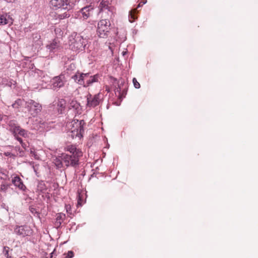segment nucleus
<instances>
[{
  "label": "nucleus",
  "instance_id": "24",
  "mask_svg": "<svg viewBox=\"0 0 258 258\" xmlns=\"http://www.w3.org/2000/svg\"><path fill=\"white\" fill-rule=\"evenodd\" d=\"M107 4L105 1H102L99 6V8L101 11H102L103 9H107Z\"/></svg>",
  "mask_w": 258,
  "mask_h": 258
},
{
  "label": "nucleus",
  "instance_id": "16",
  "mask_svg": "<svg viewBox=\"0 0 258 258\" xmlns=\"http://www.w3.org/2000/svg\"><path fill=\"white\" fill-rule=\"evenodd\" d=\"M66 106V101L63 99H59L57 103V108L59 113H62L65 110Z\"/></svg>",
  "mask_w": 258,
  "mask_h": 258
},
{
  "label": "nucleus",
  "instance_id": "27",
  "mask_svg": "<svg viewBox=\"0 0 258 258\" xmlns=\"http://www.w3.org/2000/svg\"><path fill=\"white\" fill-rule=\"evenodd\" d=\"M9 248L7 246H5L4 247L3 253L4 255L7 257H9Z\"/></svg>",
  "mask_w": 258,
  "mask_h": 258
},
{
  "label": "nucleus",
  "instance_id": "12",
  "mask_svg": "<svg viewBox=\"0 0 258 258\" xmlns=\"http://www.w3.org/2000/svg\"><path fill=\"white\" fill-rule=\"evenodd\" d=\"M93 8L90 5L82 8L79 12V16L84 19H87L93 14Z\"/></svg>",
  "mask_w": 258,
  "mask_h": 258
},
{
  "label": "nucleus",
  "instance_id": "22",
  "mask_svg": "<svg viewBox=\"0 0 258 258\" xmlns=\"http://www.w3.org/2000/svg\"><path fill=\"white\" fill-rule=\"evenodd\" d=\"M24 101L23 100L20 99H18L13 104L12 106L13 108H18L20 106H22L23 104Z\"/></svg>",
  "mask_w": 258,
  "mask_h": 258
},
{
  "label": "nucleus",
  "instance_id": "9",
  "mask_svg": "<svg viewBox=\"0 0 258 258\" xmlns=\"http://www.w3.org/2000/svg\"><path fill=\"white\" fill-rule=\"evenodd\" d=\"M14 232L16 234L24 237L30 236L32 232V230L29 226H17L14 229Z\"/></svg>",
  "mask_w": 258,
  "mask_h": 258
},
{
  "label": "nucleus",
  "instance_id": "35",
  "mask_svg": "<svg viewBox=\"0 0 258 258\" xmlns=\"http://www.w3.org/2000/svg\"><path fill=\"white\" fill-rule=\"evenodd\" d=\"M125 52H122L123 55H124L125 54Z\"/></svg>",
  "mask_w": 258,
  "mask_h": 258
},
{
  "label": "nucleus",
  "instance_id": "31",
  "mask_svg": "<svg viewBox=\"0 0 258 258\" xmlns=\"http://www.w3.org/2000/svg\"><path fill=\"white\" fill-rule=\"evenodd\" d=\"M11 154V153L10 152H5V155L6 156H10Z\"/></svg>",
  "mask_w": 258,
  "mask_h": 258
},
{
  "label": "nucleus",
  "instance_id": "17",
  "mask_svg": "<svg viewBox=\"0 0 258 258\" xmlns=\"http://www.w3.org/2000/svg\"><path fill=\"white\" fill-rule=\"evenodd\" d=\"M84 75H85V74L78 73L73 76L72 78L76 82L83 85L84 84Z\"/></svg>",
  "mask_w": 258,
  "mask_h": 258
},
{
  "label": "nucleus",
  "instance_id": "23",
  "mask_svg": "<svg viewBox=\"0 0 258 258\" xmlns=\"http://www.w3.org/2000/svg\"><path fill=\"white\" fill-rule=\"evenodd\" d=\"M8 177V171L4 169H0V178L6 179Z\"/></svg>",
  "mask_w": 258,
  "mask_h": 258
},
{
  "label": "nucleus",
  "instance_id": "10",
  "mask_svg": "<svg viewBox=\"0 0 258 258\" xmlns=\"http://www.w3.org/2000/svg\"><path fill=\"white\" fill-rule=\"evenodd\" d=\"M66 80L63 75H59L54 77L51 81L52 88L54 90L62 87Z\"/></svg>",
  "mask_w": 258,
  "mask_h": 258
},
{
  "label": "nucleus",
  "instance_id": "13",
  "mask_svg": "<svg viewBox=\"0 0 258 258\" xmlns=\"http://www.w3.org/2000/svg\"><path fill=\"white\" fill-rule=\"evenodd\" d=\"M13 19L8 14L0 15V25H12Z\"/></svg>",
  "mask_w": 258,
  "mask_h": 258
},
{
  "label": "nucleus",
  "instance_id": "11",
  "mask_svg": "<svg viewBox=\"0 0 258 258\" xmlns=\"http://www.w3.org/2000/svg\"><path fill=\"white\" fill-rule=\"evenodd\" d=\"M99 75H95L94 76H90L89 73H86L84 75V87H88L94 82L98 81Z\"/></svg>",
  "mask_w": 258,
  "mask_h": 258
},
{
  "label": "nucleus",
  "instance_id": "26",
  "mask_svg": "<svg viewBox=\"0 0 258 258\" xmlns=\"http://www.w3.org/2000/svg\"><path fill=\"white\" fill-rule=\"evenodd\" d=\"M134 85L136 88H139L140 87V83L137 81L136 78H134L133 80Z\"/></svg>",
  "mask_w": 258,
  "mask_h": 258
},
{
  "label": "nucleus",
  "instance_id": "2",
  "mask_svg": "<svg viewBox=\"0 0 258 258\" xmlns=\"http://www.w3.org/2000/svg\"><path fill=\"white\" fill-rule=\"evenodd\" d=\"M70 48L74 51H82L86 45L87 40L80 34L74 32L68 38Z\"/></svg>",
  "mask_w": 258,
  "mask_h": 258
},
{
  "label": "nucleus",
  "instance_id": "7",
  "mask_svg": "<svg viewBox=\"0 0 258 258\" xmlns=\"http://www.w3.org/2000/svg\"><path fill=\"white\" fill-rule=\"evenodd\" d=\"M26 108L29 114L32 116H36L42 110L41 105L33 100L29 99L25 102Z\"/></svg>",
  "mask_w": 258,
  "mask_h": 258
},
{
  "label": "nucleus",
  "instance_id": "28",
  "mask_svg": "<svg viewBox=\"0 0 258 258\" xmlns=\"http://www.w3.org/2000/svg\"><path fill=\"white\" fill-rule=\"evenodd\" d=\"M8 185L6 184H2L1 186V190L6 191L8 189Z\"/></svg>",
  "mask_w": 258,
  "mask_h": 258
},
{
  "label": "nucleus",
  "instance_id": "15",
  "mask_svg": "<svg viewBox=\"0 0 258 258\" xmlns=\"http://www.w3.org/2000/svg\"><path fill=\"white\" fill-rule=\"evenodd\" d=\"M46 48L50 51H53L60 48V44L57 39H54L52 42L46 45Z\"/></svg>",
  "mask_w": 258,
  "mask_h": 258
},
{
  "label": "nucleus",
  "instance_id": "34",
  "mask_svg": "<svg viewBox=\"0 0 258 258\" xmlns=\"http://www.w3.org/2000/svg\"><path fill=\"white\" fill-rule=\"evenodd\" d=\"M35 211V209H34V208H31V211L32 213L34 212V211Z\"/></svg>",
  "mask_w": 258,
  "mask_h": 258
},
{
  "label": "nucleus",
  "instance_id": "6",
  "mask_svg": "<svg viewBox=\"0 0 258 258\" xmlns=\"http://www.w3.org/2000/svg\"><path fill=\"white\" fill-rule=\"evenodd\" d=\"M50 4L54 9H61L67 11L71 10L74 6L71 0H50Z\"/></svg>",
  "mask_w": 258,
  "mask_h": 258
},
{
  "label": "nucleus",
  "instance_id": "5",
  "mask_svg": "<svg viewBox=\"0 0 258 258\" xmlns=\"http://www.w3.org/2000/svg\"><path fill=\"white\" fill-rule=\"evenodd\" d=\"M85 122L83 120L80 121L77 120L76 121L74 120L72 122L70 125L72 127L71 128L70 136H71L72 138L78 137L80 139L82 137V134L84 132L83 126Z\"/></svg>",
  "mask_w": 258,
  "mask_h": 258
},
{
  "label": "nucleus",
  "instance_id": "32",
  "mask_svg": "<svg viewBox=\"0 0 258 258\" xmlns=\"http://www.w3.org/2000/svg\"><path fill=\"white\" fill-rule=\"evenodd\" d=\"M146 1L145 2H144L143 3V4H141V3H140L138 6V8H140L141 7V6H142L144 4H145L146 3Z\"/></svg>",
  "mask_w": 258,
  "mask_h": 258
},
{
  "label": "nucleus",
  "instance_id": "33",
  "mask_svg": "<svg viewBox=\"0 0 258 258\" xmlns=\"http://www.w3.org/2000/svg\"><path fill=\"white\" fill-rule=\"evenodd\" d=\"M5 1L8 3H13V2H15L16 0H5Z\"/></svg>",
  "mask_w": 258,
  "mask_h": 258
},
{
  "label": "nucleus",
  "instance_id": "29",
  "mask_svg": "<svg viewBox=\"0 0 258 258\" xmlns=\"http://www.w3.org/2000/svg\"><path fill=\"white\" fill-rule=\"evenodd\" d=\"M74 256V253L72 251H68L67 256H66V258H72Z\"/></svg>",
  "mask_w": 258,
  "mask_h": 258
},
{
  "label": "nucleus",
  "instance_id": "8",
  "mask_svg": "<svg viewBox=\"0 0 258 258\" xmlns=\"http://www.w3.org/2000/svg\"><path fill=\"white\" fill-rule=\"evenodd\" d=\"M87 107H95L98 105L102 99V95L100 93L92 95L91 94H88L87 96Z\"/></svg>",
  "mask_w": 258,
  "mask_h": 258
},
{
  "label": "nucleus",
  "instance_id": "4",
  "mask_svg": "<svg viewBox=\"0 0 258 258\" xmlns=\"http://www.w3.org/2000/svg\"><path fill=\"white\" fill-rule=\"evenodd\" d=\"M111 24L107 19L99 21L97 24V34L100 38H106L109 34Z\"/></svg>",
  "mask_w": 258,
  "mask_h": 258
},
{
  "label": "nucleus",
  "instance_id": "21",
  "mask_svg": "<svg viewBox=\"0 0 258 258\" xmlns=\"http://www.w3.org/2000/svg\"><path fill=\"white\" fill-rule=\"evenodd\" d=\"M66 218V215L62 213H59L57 214L56 215V222L57 223H58L59 225H60L61 223V222L63 221Z\"/></svg>",
  "mask_w": 258,
  "mask_h": 258
},
{
  "label": "nucleus",
  "instance_id": "25",
  "mask_svg": "<svg viewBox=\"0 0 258 258\" xmlns=\"http://www.w3.org/2000/svg\"><path fill=\"white\" fill-rule=\"evenodd\" d=\"M70 16V15L68 13L64 12L62 14L59 15V18L60 19H63L65 18L69 17Z\"/></svg>",
  "mask_w": 258,
  "mask_h": 258
},
{
  "label": "nucleus",
  "instance_id": "20",
  "mask_svg": "<svg viewBox=\"0 0 258 258\" xmlns=\"http://www.w3.org/2000/svg\"><path fill=\"white\" fill-rule=\"evenodd\" d=\"M62 162L61 156L60 158L56 157L53 160V163L57 168H61L62 167Z\"/></svg>",
  "mask_w": 258,
  "mask_h": 258
},
{
  "label": "nucleus",
  "instance_id": "14",
  "mask_svg": "<svg viewBox=\"0 0 258 258\" xmlns=\"http://www.w3.org/2000/svg\"><path fill=\"white\" fill-rule=\"evenodd\" d=\"M12 182L14 184L15 186L19 188L20 189L25 190V189H26V186L23 184L20 177L18 176H15L13 178Z\"/></svg>",
  "mask_w": 258,
  "mask_h": 258
},
{
  "label": "nucleus",
  "instance_id": "1",
  "mask_svg": "<svg viewBox=\"0 0 258 258\" xmlns=\"http://www.w3.org/2000/svg\"><path fill=\"white\" fill-rule=\"evenodd\" d=\"M66 149L71 154H62L61 159L65 166L68 167L70 166L74 167L78 165L79 158L83 155L82 151L73 145L67 146Z\"/></svg>",
  "mask_w": 258,
  "mask_h": 258
},
{
  "label": "nucleus",
  "instance_id": "19",
  "mask_svg": "<svg viewBox=\"0 0 258 258\" xmlns=\"http://www.w3.org/2000/svg\"><path fill=\"white\" fill-rule=\"evenodd\" d=\"M137 10L136 9H132L130 11L128 19L130 22L132 23L135 20L137 19V17L135 16V14L136 13Z\"/></svg>",
  "mask_w": 258,
  "mask_h": 258
},
{
  "label": "nucleus",
  "instance_id": "18",
  "mask_svg": "<svg viewBox=\"0 0 258 258\" xmlns=\"http://www.w3.org/2000/svg\"><path fill=\"white\" fill-rule=\"evenodd\" d=\"M80 104L75 100H70L69 102V109H73L74 110L78 111L80 109Z\"/></svg>",
  "mask_w": 258,
  "mask_h": 258
},
{
  "label": "nucleus",
  "instance_id": "3",
  "mask_svg": "<svg viewBox=\"0 0 258 258\" xmlns=\"http://www.w3.org/2000/svg\"><path fill=\"white\" fill-rule=\"evenodd\" d=\"M9 130L13 134L15 139L18 141L22 146L25 148L26 145L23 143L22 139L19 137V135L27 138L28 137V133L24 129L22 128L17 123L16 120H10L8 123Z\"/></svg>",
  "mask_w": 258,
  "mask_h": 258
},
{
  "label": "nucleus",
  "instance_id": "30",
  "mask_svg": "<svg viewBox=\"0 0 258 258\" xmlns=\"http://www.w3.org/2000/svg\"><path fill=\"white\" fill-rule=\"evenodd\" d=\"M66 211H67V212L68 213H70L71 214V207L70 205H66Z\"/></svg>",
  "mask_w": 258,
  "mask_h": 258
}]
</instances>
